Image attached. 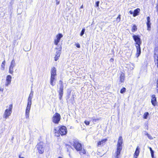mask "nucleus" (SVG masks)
<instances>
[{
    "mask_svg": "<svg viewBox=\"0 0 158 158\" xmlns=\"http://www.w3.org/2000/svg\"><path fill=\"white\" fill-rule=\"evenodd\" d=\"M60 55L55 54V60L57 61L59 58Z\"/></svg>",
    "mask_w": 158,
    "mask_h": 158,
    "instance_id": "nucleus-26",
    "label": "nucleus"
},
{
    "mask_svg": "<svg viewBox=\"0 0 158 158\" xmlns=\"http://www.w3.org/2000/svg\"><path fill=\"white\" fill-rule=\"evenodd\" d=\"M11 83L10 82L6 81V82L5 83V85L6 86H8Z\"/></svg>",
    "mask_w": 158,
    "mask_h": 158,
    "instance_id": "nucleus-33",
    "label": "nucleus"
},
{
    "mask_svg": "<svg viewBox=\"0 0 158 158\" xmlns=\"http://www.w3.org/2000/svg\"><path fill=\"white\" fill-rule=\"evenodd\" d=\"M152 105L155 106L156 104V98L155 95H152V98L151 101Z\"/></svg>",
    "mask_w": 158,
    "mask_h": 158,
    "instance_id": "nucleus-13",
    "label": "nucleus"
},
{
    "mask_svg": "<svg viewBox=\"0 0 158 158\" xmlns=\"http://www.w3.org/2000/svg\"><path fill=\"white\" fill-rule=\"evenodd\" d=\"M59 91H63V84H62V83H61V85L60 86Z\"/></svg>",
    "mask_w": 158,
    "mask_h": 158,
    "instance_id": "nucleus-29",
    "label": "nucleus"
},
{
    "mask_svg": "<svg viewBox=\"0 0 158 158\" xmlns=\"http://www.w3.org/2000/svg\"><path fill=\"white\" fill-rule=\"evenodd\" d=\"M51 77L50 78V84L52 86L55 85V81H56V69L53 67L51 70Z\"/></svg>",
    "mask_w": 158,
    "mask_h": 158,
    "instance_id": "nucleus-4",
    "label": "nucleus"
},
{
    "mask_svg": "<svg viewBox=\"0 0 158 158\" xmlns=\"http://www.w3.org/2000/svg\"><path fill=\"white\" fill-rule=\"evenodd\" d=\"M12 77L10 75H7L6 77V81H8L11 83V81Z\"/></svg>",
    "mask_w": 158,
    "mask_h": 158,
    "instance_id": "nucleus-21",
    "label": "nucleus"
},
{
    "mask_svg": "<svg viewBox=\"0 0 158 158\" xmlns=\"http://www.w3.org/2000/svg\"><path fill=\"white\" fill-rule=\"evenodd\" d=\"M33 92L31 91L27 99V104L26 110V117L28 118L32 104L31 100L33 96Z\"/></svg>",
    "mask_w": 158,
    "mask_h": 158,
    "instance_id": "nucleus-1",
    "label": "nucleus"
},
{
    "mask_svg": "<svg viewBox=\"0 0 158 158\" xmlns=\"http://www.w3.org/2000/svg\"><path fill=\"white\" fill-rule=\"evenodd\" d=\"M123 142L122 137L121 136H120L118 141L117 151L114 155L116 158H118L119 156L120 152L122 148V145L123 143Z\"/></svg>",
    "mask_w": 158,
    "mask_h": 158,
    "instance_id": "nucleus-2",
    "label": "nucleus"
},
{
    "mask_svg": "<svg viewBox=\"0 0 158 158\" xmlns=\"http://www.w3.org/2000/svg\"><path fill=\"white\" fill-rule=\"evenodd\" d=\"M147 136L149 139H153V137L149 134H148Z\"/></svg>",
    "mask_w": 158,
    "mask_h": 158,
    "instance_id": "nucleus-36",
    "label": "nucleus"
},
{
    "mask_svg": "<svg viewBox=\"0 0 158 158\" xmlns=\"http://www.w3.org/2000/svg\"><path fill=\"white\" fill-rule=\"evenodd\" d=\"M5 63H6V61H5V60H4L3 61L2 63V64H5Z\"/></svg>",
    "mask_w": 158,
    "mask_h": 158,
    "instance_id": "nucleus-46",
    "label": "nucleus"
},
{
    "mask_svg": "<svg viewBox=\"0 0 158 158\" xmlns=\"http://www.w3.org/2000/svg\"><path fill=\"white\" fill-rule=\"evenodd\" d=\"M19 158H21V157L20 156H19Z\"/></svg>",
    "mask_w": 158,
    "mask_h": 158,
    "instance_id": "nucleus-53",
    "label": "nucleus"
},
{
    "mask_svg": "<svg viewBox=\"0 0 158 158\" xmlns=\"http://www.w3.org/2000/svg\"><path fill=\"white\" fill-rule=\"evenodd\" d=\"M56 52L55 54L60 55L61 54V46L58 47L56 48Z\"/></svg>",
    "mask_w": 158,
    "mask_h": 158,
    "instance_id": "nucleus-17",
    "label": "nucleus"
},
{
    "mask_svg": "<svg viewBox=\"0 0 158 158\" xmlns=\"http://www.w3.org/2000/svg\"><path fill=\"white\" fill-rule=\"evenodd\" d=\"M58 158H62V157H58Z\"/></svg>",
    "mask_w": 158,
    "mask_h": 158,
    "instance_id": "nucleus-54",
    "label": "nucleus"
},
{
    "mask_svg": "<svg viewBox=\"0 0 158 158\" xmlns=\"http://www.w3.org/2000/svg\"><path fill=\"white\" fill-rule=\"evenodd\" d=\"M3 90H4V89L3 88H2L1 87L0 88V91H2V92L3 91Z\"/></svg>",
    "mask_w": 158,
    "mask_h": 158,
    "instance_id": "nucleus-42",
    "label": "nucleus"
},
{
    "mask_svg": "<svg viewBox=\"0 0 158 158\" xmlns=\"http://www.w3.org/2000/svg\"><path fill=\"white\" fill-rule=\"evenodd\" d=\"M69 156L70 157H71V156H70V154L69 155Z\"/></svg>",
    "mask_w": 158,
    "mask_h": 158,
    "instance_id": "nucleus-56",
    "label": "nucleus"
},
{
    "mask_svg": "<svg viewBox=\"0 0 158 158\" xmlns=\"http://www.w3.org/2000/svg\"><path fill=\"white\" fill-rule=\"evenodd\" d=\"M126 90V88H123L121 90L120 92L121 94H123L125 92Z\"/></svg>",
    "mask_w": 158,
    "mask_h": 158,
    "instance_id": "nucleus-30",
    "label": "nucleus"
},
{
    "mask_svg": "<svg viewBox=\"0 0 158 158\" xmlns=\"http://www.w3.org/2000/svg\"><path fill=\"white\" fill-rule=\"evenodd\" d=\"M147 30L150 31L151 30V23L150 22V18L148 16L147 17Z\"/></svg>",
    "mask_w": 158,
    "mask_h": 158,
    "instance_id": "nucleus-15",
    "label": "nucleus"
},
{
    "mask_svg": "<svg viewBox=\"0 0 158 158\" xmlns=\"http://www.w3.org/2000/svg\"><path fill=\"white\" fill-rule=\"evenodd\" d=\"M62 83V84H62V82L61 81V80H60V81H59V84H60V86L61 85V83Z\"/></svg>",
    "mask_w": 158,
    "mask_h": 158,
    "instance_id": "nucleus-44",
    "label": "nucleus"
},
{
    "mask_svg": "<svg viewBox=\"0 0 158 158\" xmlns=\"http://www.w3.org/2000/svg\"><path fill=\"white\" fill-rule=\"evenodd\" d=\"M144 134L145 135L148 136L149 134L147 133V131H145L144 132Z\"/></svg>",
    "mask_w": 158,
    "mask_h": 158,
    "instance_id": "nucleus-41",
    "label": "nucleus"
},
{
    "mask_svg": "<svg viewBox=\"0 0 158 158\" xmlns=\"http://www.w3.org/2000/svg\"><path fill=\"white\" fill-rule=\"evenodd\" d=\"M121 15H119L117 18H116V21L117 22H119L120 21L121 19Z\"/></svg>",
    "mask_w": 158,
    "mask_h": 158,
    "instance_id": "nucleus-28",
    "label": "nucleus"
},
{
    "mask_svg": "<svg viewBox=\"0 0 158 158\" xmlns=\"http://www.w3.org/2000/svg\"><path fill=\"white\" fill-rule=\"evenodd\" d=\"M157 10L158 12V5H157Z\"/></svg>",
    "mask_w": 158,
    "mask_h": 158,
    "instance_id": "nucleus-52",
    "label": "nucleus"
},
{
    "mask_svg": "<svg viewBox=\"0 0 158 158\" xmlns=\"http://www.w3.org/2000/svg\"><path fill=\"white\" fill-rule=\"evenodd\" d=\"M151 152V154L154 153V151L153 150H152Z\"/></svg>",
    "mask_w": 158,
    "mask_h": 158,
    "instance_id": "nucleus-48",
    "label": "nucleus"
},
{
    "mask_svg": "<svg viewBox=\"0 0 158 158\" xmlns=\"http://www.w3.org/2000/svg\"><path fill=\"white\" fill-rule=\"evenodd\" d=\"M106 139H104L101 140L100 141H99V142H98V146H99L102 145L103 144L106 142Z\"/></svg>",
    "mask_w": 158,
    "mask_h": 158,
    "instance_id": "nucleus-19",
    "label": "nucleus"
},
{
    "mask_svg": "<svg viewBox=\"0 0 158 158\" xmlns=\"http://www.w3.org/2000/svg\"><path fill=\"white\" fill-rule=\"evenodd\" d=\"M149 115V113L148 112H145L143 115V118L144 119H147Z\"/></svg>",
    "mask_w": 158,
    "mask_h": 158,
    "instance_id": "nucleus-24",
    "label": "nucleus"
},
{
    "mask_svg": "<svg viewBox=\"0 0 158 158\" xmlns=\"http://www.w3.org/2000/svg\"><path fill=\"white\" fill-rule=\"evenodd\" d=\"M60 119V114L56 113L53 115L52 118V121L55 123H58Z\"/></svg>",
    "mask_w": 158,
    "mask_h": 158,
    "instance_id": "nucleus-7",
    "label": "nucleus"
},
{
    "mask_svg": "<svg viewBox=\"0 0 158 158\" xmlns=\"http://www.w3.org/2000/svg\"><path fill=\"white\" fill-rule=\"evenodd\" d=\"M100 119H101V118H94L93 117L92 118V120L93 122V123H94V122H97Z\"/></svg>",
    "mask_w": 158,
    "mask_h": 158,
    "instance_id": "nucleus-23",
    "label": "nucleus"
},
{
    "mask_svg": "<svg viewBox=\"0 0 158 158\" xmlns=\"http://www.w3.org/2000/svg\"><path fill=\"white\" fill-rule=\"evenodd\" d=\"M12 105L10 104L9 105V109H6L5 110L3 116L4 118L6 119L10 115L12 112Z\"/></svg>",
    "mask_w": 158,
    "mask_h": 158,
    "instance_id": "nucleus-5",
    "label": "nucleus"
},
{
    "mask_svg": "<svg viewBox=\"0 0 158 158\" xmlns=\"http://www.w3.org/2000/svg\"><path fill=\"white\" fill-rule=\"evenodd\" d=\"M99 1H97L96 2L95 5L97 7H98L99 6Z\"/></svg>",
    "mask_w": 158,
    "mask_h": 158,
    "instance_id": "nucleus-35",
    "label": "nucleus"
},
{
    "mask_svg": "<svg viewBox=\"0 0 158 158\" xmlns=\"http://www.w3.org/2000/svg\"><path fill=\"white\" fill-rule=\"evenodd\" d=\"M63 36V35L61 33H59L56 35L55 38L54 39V43L55 45H57L60 41V39Z\"/></svg>",
    "mask_w": 158,
    "mask_h": 158,
    "instance_id": "nucleus-9",
    "label": "nucleus"
},
{
    "mask_svg": "<svg viewBox=\"0 0 158 158\" xmlns=\"http://www.w3.org/2000/svg\"><path fill=\"white\" fill-rule=\"evenodd\" d=\"M137 29V28L136 26L135 25L133 26L132 27V31L133 32H134L136 31Z\"/></svg>",
    "mask_w": 158,
    "mask_h": 158,
    "instance_id": "nucleus-25",
    "label": "nucleus"
},
{
    "mask_svg": "<svg viewBox=\"0 0 158 158\" xmlns=\"http://www.w3.org/2000/svg\"><path fill=\"white\" fill-rule=\"evenodd\" d=\"M129 13H130L131 14H133V11H132V10H130V11H129Z\"/></svg>",
    "mask_w": 158,
    "mask_h": 158,
    "instance_id": "nucleus-43",
    "label": "nucleus"
},
{
    "mask_svg": "<svg viewBox=\"0 0 158 158\" xmlns=\"http://www.w3.org/2000/svg\"><path fill=\"white\" fill-rule=\"evenodd\" d=\"M21 158H25L24 157H21Z\"/></svg>",
    "mask_w": 158,
    "mask_h": 158,
    "instance_id": "nucleus-55",
    "label": "nucleus"
},
{
    "mask_svg": "<svg viewBox=\"0 0 158 158\" xmlns=\"http://www.w3.org/2000/svg\"><path fill=\"white\" fill-rule=\"evenodd\" d=\"M140 152V148L139 146H137L136 148L135 152L134 154L133 158H137L139 155Z\"/></svg>",
    "mask_w": 158,
    "mask_h": 158,
    "instance_id": "nucleus-12",
    "label": "nucleus"
},
{
    "mask_svg": "<svg viewBox=\"0 0 158 158\" xmlns=\"http://www.w3.org/2000/svg\"><path fill=\"white\" fill-rule=\"evenodd\" d=\"M113 59H112V58H111L110 59V61H111V62H113Z\"/></svg>",
    "mask_w": 158,
    "mask_h": 158,
    "instance_id": "nucleus-47",
    "label": "nucleus"
},
{
    "mask_svg": "<svg viewBox=\"0 0 158 158\" xmlns=\"http://www.w3.org/2000/svg\"><path fill=\"white\" fill-rule=\"evenodd\" d=\"M140 11V9L139 8H137L135 10L133 13V16L134 17H135L138 15Z\"/></svg>",
    "mask_w": 158,
    "mask_h": 158,
    "instance_id": "nucleus-18",
    "label": "nucleus"
},
{
    "mask_svg": "<svg viewBox=\"0 0 158 158\" xmlns=\"http://www.w3.org/2000/svg\"><path fill=\"white\" fill-rule=\"evenodd\" d=\"M136 48V56L137 57H138L140 55L141 53V49L140 47V46L138 45H135Z\"/></svg>",
    "mask_w": 158,
    "mask_h": 158,
    "instance_id": "nucleus-14",
    "label": "nucleus"
},
{
    "mask_svg": "<svg viewBox=\"0 0 158 158\" xmlns=\"http://www.w3.org/2000/svg\"><path fill=\"white\" fill-rule=\"evenodd\" d=\"M81 151V152H80L81 154H85V152L84 149L82 150V149L80 150Z\"/></svg>",
    "mask_w": 158,
    "mask_h": 158,
    "instance_id": "nucleus-32",
    "label": "nucleus"
},
{
    "mask_svg": "<svg viewBox=\"0 0 158 158\" xmlns=\"http://www.w3.org/2000/svg\"><path fill=\"white\" fill-rule=\"evenodd\" d=\"M83 8V5H82L81 7H80V8Z\"/></svg>",
    "mask_w": 158,
    "mask_h": 158,
    "instance_id": "nucleus-51",
    "label": "nucleus"
},
{
    "mask_svg": "<svg viewBox=\"0 0 158 158\" xmlns=\"http://www.w3.org/2000/svg\"><path fill=\"white\" fill-rule=\"evenodd\" d=\"M156 90L157 91V93H158V79L157 82Z\"/></svg>",
    "mask_w": 158,
    "mask_h": 158,
    "instance_id": "nucleus-38",
    "label": "nucleus"
},
{
    "mask_svg": "<svg viewBox=\"0 0 158 158\" xmlns=\"http://www.w3.org/2000/svg\"><path fill=\"white\" fill-rule=\"evenodd\" d=\"M59 98L60 100H61L63 94V91H59Z\"/></svg>",
    "mask_w": 158,
    "mask_h": 158,
    "instance_id": "nucleus-22",
    "label": "nucleus"
},
{
    "mask_svg": "<svg viewBox=\"0 0 158 158\" xmlns=\"http://www.w3.org/2000/svg\"><path fill=\"white\" fill-rule=\"evenodd\" d=\"M125 75L123 73H121L120 74V81L121 82H123L125 80Z\"/></svg>",
    "mask_w": 158,
    "mask_h": 158,
    "instance_id": "nucleus-16",
    "label": "nucleus"
},
{
    "mask_svg": "<svg viewBox=\"0 0 158 158\" xmlns=\"http://www.w3.org/2000/svg\"><path fill=\"white\" fill-rule=\"evenodd\" d=\"M152 158H154V153L151 154Z\"/></svg>",
    "mask_w": 158,
    "mask_h": 158,
    "instance_id": "nucleus-45",
    "label": "nucleus"
},
{
    "mask_svg": "<svg viewBox=\"0 0 158 158\" xmlns=\"http://www.w3.org/2000/svg\"><path fill=\"white\" fill-rule=\"evenodd\" d=\"M149 149H150V151H151L152 150V148H151V147H149Z\"/></svg>",
    "mask_w": 158,
    "mask_h": 158,
    "instance_id": "nucleus-50",
    "label": "nucleus"
},
{
    "mask_svg": "<svg viewBox=\"0 0 158 158\" xmlns=\"http://www.w3.org/2000/svg\"><path fill=\"white\" fill-rule=\"evenodd\" d=\"M85 123V124L87 125H89V123H90V122L89 121H87V120H85V122H84Z\"/></svg>",
    "mask_w": 158,
    "mask_h": 158,
    "instance_id": "nucleus-34",
    "label": "nucleus"
},
{
    "mask_svg": "<svg viewBox=\"0 0 158 158\" xmlns=\"http://www.w3.org/2000/svg\"><path fill=\"white\" fill-rule=\"evenodd\" d=\"M85 31V28H83L81 30V31L80 33V35L81 36H82L84 34Z\"/></svg>",
    "mask_w": 158,
    "mask_h": 158,
    "instance_id": "nucleus-27",
    "label": "nucleus"
},
{
    "mask_svg": "<svg viewBox=\"0 0 158 158\" xmlns=\"http://www.w3.org/2000/svg\"><path fill=\"white\" fill-rule=\"evenodd\" d=\"M60 3V1L58 0H56V5H58Z\"/></svg>",
    "mask_w": 158,
    "mask_h": 158,
    "instance_id": "nucleus-39",
    "label": "nucleus"
},
{
    "mask_svg": "<svg viewBox=\"0 0 158 158\" xmlns=\"http://www.w3.org/2000/svg\"><path fill=\"white\" fill-rule=\"evenodd\" d=\"M154 58L158 68V47H156L154 49Z\"/></svg>",
    "mask_w": 158,
    "mask_h": 158,
    "instance_id": "nucleus-8",
    "label": "nucleus"
},
{
    "mask_svg": "<svg viewBox=\"0 0 158 158\" xmlns=\"http://www.w3.org/2000/svg\"><path fill=\"white\" fill-rule=\"evenodd\" d=\"M5 64H2L1 65V69L2 70H4L5 69Z\"/></svg>",
    "mask_w": 158,
    "mask_h": 158,
    "instance_id": "nucleus-31",
    "label": "nucleus"
},
{
    "mask_svg": "<svg viewBox=\"0 0 158 158\" xmlns=\"http://www.w3.org/2000/svg\"><path fill=\"white\" fill-rule=\"evenodd\" d=\"M45 144L43 143L41 145H40V148H41V149L40 150V154L43 153L44 151V147L45 146Z\"/></svg>",
    "mask_w": 158,
    "mask_h": 158,
    "instance_id": "nucleus-20",
    "label": "nucleus"
},
{
    "mask_svg": "<svg viewBox=\"0 0 158 158\" xmlns=\"http://www.w3.org/2000/svg\"><path fill=\"white\" fill-rule=\"evenodd\" d=\"M36 148L38 150V151L39 152L40 151V147L38 145H37L36 146Z\"/></svg>",
    "mask_w": 158,
    "mask_h": 158,
    "instance_id": "nucleus-40",
    "label": "nucleus"
},
{
    "mask_svg": "<svg viewBox=\"0 0 158 158\" xmlns=\"http://www.w3.org/2000/svg\"><path fill=\"white\" fill-rule=\"evenodd\" d=\"M15 40L14 42H13V45H15Z\"/></svg>",
    "mask_w": 158,
    "mask_h": 158,
    "instance_id": "nucleus-49",
    "label": "nucleus"
},
{
    "mask_svg": "<svg viewBox=\"0 0 158 158\" xmlns=\"http://www.w3.org/2000/svg\"><path fill=\"white\" fill-rule=\"evenodd\" d=\"M133 38L136 42V45L140 46L141 43L140 38L138 35H134L133 36Z\"/></svg>",
    "mask_w": 158,
    "mask_h": 158,
    "instance_id": "nucleus-11",
    "label": "nucleus"
},
{
    "mask_svg": "<svg viewBox=\"0 0 158 158\" xmlns=\"http://www.w3.org/2000/svg\"><path fill=\"white\" fill-rule=\"evenodd\" d=\"M72 144L77 151H80L82 149L81 144L77 140H74Z\"/></svg>",
    "mask_w": 158,
    "mask_h": 158,
    "instance_id": "nucleus-6",
    "label": "nucleus"
},
{
    "mask_svg": "<svg viewBox=\"0 0 158 158\" xmlns=\"http://www.w3.org/2000/svg\"><path fill=\"white\" fill-rule=\"evenodd\" d=\"M75 45L76 46V47L77 48H80V45L78 43L76 44Z\"/></svg>",
    "mask_w": 158,
    "mask_h": 158,
    "instance_id": "nucleus-37",
    "label": "nucleus"
},
{
    "mask_svg": "<svg viewBox=\"0 0 158 158\" xmlns=\"http://www.w3.org/2000/svg\"><path fill=\"white\" fill-rule=\"evenodd\" d=\"M55 135L57 137L60 136V134L64 135L66 134L67 130L66 127L64 126L59 127L58 129L55 128Z\"/></svg>",
    "mask_w": 158,
    "mask_h": 158,
    "instance_id": "nucleus-3",
    "label": "nucleus"
},
{
    "mask_svg": "<svg viewBox=\"0 0 158 158\" xmlns=\"http://www.w3.org/2000/svg\"><path fill=\"white\" fill-rule=\"evenodd\" d=\"M15 66V61L14 60H13L11 62L9 69V73L11 74H13L14 72L13 68Z\"/></svg>",
    "mask_w": 158,
    "mask_h": 158,
    "instance_id": "nucleus-10",
    "label": "nucleus"
}]
</instances>
